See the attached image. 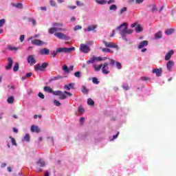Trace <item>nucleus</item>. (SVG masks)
Listing matches in <instances>:
<instances>
[{"label": "nucleus", "instance_id": "31", "mask_svg": "<svg viewBox=\"0 0 176 176\" xmlns=\"http://www.w3.org/2000/svg\"><path fill=\"white\" fill-rule=\"evenodd\" d=\"M122 87L124 90H126V91L130 90V87H129V84L126 82L122 83Z\"/></svg>", "mask_w": 176, "mask_h": 176}, {"label": "nucleus", "instance_id": "22", "mask_svg": "<svg viewBox=\"0 0 176 176\" xmlns=\"http://www.w3.org/2000/svg\"><path fill=\"white\" fill-rule=\"evenodd\" d=\"M93 68L94 69L95 71L98 72V71H100L101 68H102V64H100L99 65L94 64L93 65Z\"/></svg>", "mask_w": 176, "mask_h": 176}, {"label": "nucleus", "instance_id": "24", "mask_svg": "<svg viewBox=\"0 0 176 176\" xmlns=\"http://www.w3.org/2000/svg\"><path fill=\"white\" fill-rule=\"evenodd\" d=\"M44 91L46 93L53 94V89L50 87L45 86L44 87Z\"/></svg>", "mask_w": 176, "mask_h": 176}, {"label": "nucleus", "instance_id": "34", "mask_svg": "<svg viewBox=\"0 0 176 176\" xmlns=\"http://www.w3.org/2000/svg\"><path fill=\"white\" fill-rule=\"evenodd\" d=\"M19 68H20L19 63H15L13 68L14 72H17V71H19Z\"/></svg>", "mask_w": 176, "mask_h": 176}, {"label": "nucleus", "instance_id": "53", "mask_svg": "<svg viewBox=\"0 0 176 176\" xmlns=\"http://www.w3.org/2000/svg\"><path fill=\"white\" fill-rule=\"evenodd\" d=\"M78 30H82V26L78 25H76L74 28V31H78Z\"/></svg>", "mask_w": 176, "mask_h": 176}, {"label": "nucleus", "instance_id": "27", "mask_svg": "<svg viewBox=\"0 0 176 176\" xmlns=\"http://www.w3.org/2000/svg\"><path fill=\"white\" fill-rule=\"evenodd\" d=\"M53 27H55L56 28H61L60 27H63L64 25V24L61 23H54L52 24Z\"/></svg>", "mask_w": 176, "mask_h": 176}, {"label": "nucleus", "instance_id": "19", "mask_svg": "<svg viewBox=\"0 0 176 176\" xmlns=\"http://www.w3.org/2000/svg\"><path fill=\"white\" fill-rule=\"evenodd\" d=\"M174 54V50L169 51L165 56V60L168 61L171 58V56Z\"/></svg>", "mask_w": 176, "mask_h": 176}, {"label": "nucleus", "instance_id": "35", "mask_svg": "<svg viewBox=\"0 0 176 176\" xmlns=\"http://www.w3.org/2000/svg\"><path fill=\"white\" fill-rule=\"evenodd\" d=\"M28 21H29V23H32V25L34 27H35V25H36V20H35L34 19L29 18Z\"/></svg>", "mask_w": 176, "mask_h": 176}, {"label": "nucleus", "instance_id": "52", "mask_svg": "<svg viewBox=\"0 0 176 176\" xmlns=\"http://www.w3.org/2000/svg\"><path fill=\"white\" fill-rule=\"evenodd\" d=\"M50 4L51 5V6H53V8H55V6H56V1H54V0H50Z\"/></svg>", "mask_w": 176, "mask_h": 176}, {"label": "nucleus", "instance_id": "4", "mask_svg": "<svg viewBox=\"0 0 176 176\" xmlns=\"http://www.w3.org/2000/svg\"><path fill=\"white\" fill-rule=\"evenodd\" d=\"M49 66V63H43L41 65V63H38L34 67L35 71H41L43 72L46 68Z\"/></svg>", "mask_w": 176, "mask_h": 176}, {"label": "nucleus", "instance_id": "42", "mask_svg": "<svg viewBox=\"0 0 176 176\" xmlns=\"http://www.w3.org/2000/svg\"><path fill=\"white\" fill-rule=\"evenodd\" d=\"M74 76H76V78H78V79L82 78V73L80 72H76L74 73Z\"/></svg>", "mask_w": 176, "mask_h": 176}, {"label": "nucleus", "instance_id": "49", "mask_svg": "<svg viewBox=\"0 0 176 176\" xmlns=\"http://www.w3.org/2000/svg\"><path fill=\"white\" fill-rule=\"evenodd\" d=\"M23 138H24L25 141H26L27 142H30V135L29 134H26Z\"/></svg>", "mask_w": 176, "mask_h": 176}, {"label": "nucleus", "instance_id": "10", "mask_svg": "<svg viewBox=\"0 0 176 176\" xmlns=\"http://www.w3.org/2000/svg\"><path fill=\"white\" fill-rule=\"evenodd\" d=\"M8 65L6 66L7 71H10L13 67V59L10 57L8 58Z\"/></svg>", "mask_w": 176, "mask_h": 176}, {"label": "nucleus", "instance_id": "7", "mask_svg": "<svg viewBox=\"0 0 176 176\" xmlns=\"http://www.w3.org/2000/svg\"><path fill=\"white\" fill-rule=\"evenodd\" d=\"M80 52H82V53H89V52H90V47H89L86 44H81L80 45Z\"/></svg>", "mask_w": 176, "mask_h": 176}, {"label": "nucleus", "instance_id": "39", "mask_svg": "<svg viewBox=\"0 0 176 176\" xmlns=\"http://www.w3.org/2000/svg\"><path fill=\"white\" fill-rule=\"evenodd\" d=\"M62 69L63 71H65V72L69 74V69L68 68V66H67V65H64L62 67Z\"/></svg>", "mask_w": 176, "mask_h": 176}, {"label": "nucleus", "instance_id": "37", "mask_svg": "<svg viewBox=\"0 0 176 176\" xmlns=\"http://www.w3.org/2000/svg\"><path fill=\"white\" fill-rule=\"evenodd\" d=\"M100 49H102V52H103V53H111V52H112L109 48L100 47Z\"/></svg>", "mask_w": 176, "mask_h": 176}, {"label": "nucleus", "instance_id": "59", "mask_svg": "<svg viewBox=\"0 0 176 176\" xmlns=\"http://www.w3.org/2000/svg\"><path fill=\"white\" fill-rule=\"evenodd\" d=\"M64 94H66V96H68L69 97H72V94H71L69 91H65Z\"/></svg>", "mask_w": 176, "mask_h": 176}, {"label": "nucleus", "instance_id": "12", "mask_svg": "<svg viewBox=\"0 0 176 176\" xmlns=\"http://www.w3.org/2000/svg\"><path fill=\"white\" fill-rule=\"evenodd\" d=\"M152 72L155 74L156 76L159 78V76H162V74H163V69H162V68H155L153 69Z\"/></svg>", "mask_w": 176, "mask_h": 176}, {"label": "nucleus", "instance_id": "61", "mask_svg": "<svg viewBox=\"0 0 176 176\" xmlns=\"http://www.w3.org/2000/svg\"><path fill=\"white\" fill-rule=\"evenodd\" d=\"M77 6H83V3L80 2V1H76Z\"/></svg>", "mask_w": 176, "mask_h": 176}, {"label": "nucleus", "instance_id": "3", "mask_svg": "<svg viewBox=\"0 0 176 176\" xmlns=\"http://www.w3.org/2000/svg\"><path fill=\"white\" fill-rule=\"evenodd\" d=\"M58 53H71L72 52H75V47H58L56 48Z\"/></svg>", "mask_w": 176, "mask_h": 176}, {"label": "nucleus", "instance_id": "41", "mask_svg": "<svg viewBox=\"0 0 176 176\" xmlns=\"http://www.w3.org/2000/svg\"><path fill=\"white\" fill-rule=\"evenodd\" d=\"M67 98V95L64 92H61V94L59 95V100H65Z\"/></svg>", "mask_w": 176, "mask_h": 176}, {"label": "nucleus", "instance_id": "55", "mask_svg": "<svg viewBox=\"0 0 176 176\" xmlns=\"http://www.w3.org/2000/svg\"><path fill=\"white\" fill-rule=\"evenodd\" d=\"M78 112H79V113H83V112H85V109H83V107H79Z\"/></svg>", "mask_w": 176, "mask_h": 176}, {"label": "nucleus", "instance_id": "8", "mask_svg": "<svg viewBox=\"0 0 176 176\" xmlns=\"http://www.w3.org/2000/svg\"><path fill=\"white\" fill-rule=\"evenodd\" d=\"M31 43L32 45H34L35 46H43V45H45V42L39 39L32 40Z\"/></svg>", "mask_w": 176, "mask_h": 176}, {"label": "nucleus", "instance_id": "29", "mask_svg": "<svg viewBox=\"0 0 176 176\" xmlns=\"http://www.w3.org/2000/svg\"><path fill=\"white\" fill-rule=\"evenodd\" d=\"M7 102H8V104H13V102H14V97L13 96L8 97L7 99Z\"/></svg>", "mask_w": 176, "mask_h": 176}, {"label": "nucleus", "instance_id": "63", "mask_svg": "<svg viewBox=\"0 0 176 176\" xmlns=\"http://www.w3.org/2000/svg\"><path fill=\"white\" fill-rule=\"evenodd\" d=\"M31 76H32V73L31 72L27 73L25 75V78H31Z\"/></svg>", "mask_w": 176, "mask_h": 176}, {"label": "nucleus", "instance_id": "56", "mask_svg": "<svg viewBox=\"0 0 176 176\" xmlns=\"http://www.w3.org/2000/svg\"><path fill=\"white\" fill-rule=\"evenodd\" d=\"M5 21H6L4 19L0 20V28L3 27V24H5Z\"/></svg>", "mask_w": 176, "mask_h": 176}, {"label": "nucleus", "instance_id": "5", "mask_svg": "<svg viewBox=\"0 0 176 176\" xmlns=\"http://www.w3.org/2000/svg\"><path fill=\"white\" fill-rule=\"evenodd\" d=\"M54 36L62 41H69L71 39L69 36L63 32H56L54 34Z\"/></svg>", "mask_w": 176, "mask_h": 176}, {"label": "nucleus", "instance_id": "32", "mask_svg": "<svg viewBox=\"0 0 176 176\" xmlns=\"http://www.w3.org/2000/svg\"><path fill=\"white\" fill-rule=\"evenodd\" d=\"M142 27H141V25L138 24L135 28V30L136 31V32H142Z\"/></svg>", "mask_w": 176, "mask_h": 176}, {"label": "nucleus", "instance_id": "43", "mask_svg": "<svg viewBox=\"0 0 176 176\" xmlns=\"http://www.w3.org/2000/svg\"><path fill=\"white\" fill-rule=\"evenodd\" d=\"M92 82L94 83V85H99L100 84V81H98V78L94 77L92 78Z\"/></svg>", "mask_w": 176, "mask_h": 176}, {"label": "nucleus", "instance_id": "15", "mask_svg": "<svg viewBox=\"0 0 176 176\" xmlns=\"http://www.w3.org/2000/svg\"><path fill=\"white\" fill-rule=\"evenodd\" d=\"M28 63L30 64V65H33V64H35L36 63V60H35V58H34L33 55H30L28 56Z\"/></svg>", "mask_w": 176, "mask_h": 176}, {"label": "nucleus", "instance_id": "36", "mask_svg": "<svg viewBox=\"0 0 176 176\" xmlns=\"http://www.w3.org/2000/svg\"><path fill=\"white\" fill-rule=\"evenodd\" d=\"M9 138L11 139V142H12V145H14V146H17V143L16 142V139L12 136H10Z\"/></svg>", "mask_w": 176, "mask_h": 176}, {"label": "nucleus", "instance_id": "17", "mask_svg": "<svg viewBox=\"0 0 176 176\" xmlns=\"http://www.w3.org/2000/svg\"><path fill=\"white\" fill-rule=\"evenodd\" d=\"M173 67H174V62L173 60H169L166 63V67L168 71L171 72L173 70Z\"/></svg>", "mask_w": 176, "mask_h": 176}, {"label": "nucleus", "instance_id": "14", "mask_svg": "<svg viewBox=\"0 0 176 176\" xmlns=\"http://www.w3.org/2000/svg\"><path fill=\"white\" fill-rule=\"evenodd\" d=\"M64 78H65V76L57 75L56 76L52 77L49 80V82H50V83H52V82H53V80H60V79H64Z\"/></svg>", "mask_w": 176, "mask_h": 176}, {"label": "nucleus", "instance_id": "26", "mask_svg": "<svg viewBox=\"0 0 176 176\" xmlns=\"http://www.w3.org/2000/svg\"><path fill=\"white\" fill-rule=\"evenodd\" d=\"M174 29H168L165 30L166 35H173L174 34Z\"/></svg>", "mask_w": 176, "mask_h": 176}, {"label": "nucleus", "instance_id": "46", "mask_svg": "<svg viewBox=\"0 0 176 176\" xmlns=\"http://www.w3.org/2000/svg\"><path fill=\"white\" fill-rule=\"evenodd\" d=\"M47 140H48V142H52V144L54 145V139L53 138V136L47 137Z\"/></svg>", "mask_w": 176, "mask_h": 176}, {"label": "nucleus", "instance_id": "25", "mask_svg": "<svg viewBox=\"0 0 176 176\" xmlns=\"http://www.w3.org/2000/svg\"><path fill=\"white\" fill-rule=\"evenodd\" d=\"M12 6H14V8H16L17 9H23V3H12Z\"/></svg>", "mask_w": 176, "mask_h": 176}, {"label": "nucleus", "instance_id": "11", "mask_svg": "<svg viewBox=\"0 0 176 176\" xmlns=\"http://www.w3.org/2000/svg\"><path fill=\"white\" fill-rule=\"evenodd\" d=\"M56 31L64 32V31H66V30L64 28H58L53 27V28H50L48 32H49V34H54V32H56Z\"/></svg>", "mask_w": 176, "mask_h": 176}, {"label": "nucleus", "instance_id": "9", "mask_svg": "<svg viewBox=\"0 0 176 176\" xmlns=\"http://www.w3.org/2000/svg\"><path fill=\"white\" fill-rule=\"evenodd\" d=\"M108 65H109V64L108 63H104L103 64V67L102 68V74H104V75H108V74H109V67H108Z\"/></svg>", "mask_w": 176, "mask_h": 176}, {"label": "nucleus", "instance_id": "44", "mask_svg": "<svg viewBox=\"0 0 176 176\" xmlns=\"http://www.w3.org/2000/svg\"><path fill=\"white\" fill-rule=\"evenodd\" d=\"M63 91H59V90H58V91H52V94H53V96H61V93Z\"/></svg>", "mask_w": 176, "mask_h": 176}, {"label": "nucleus", "instance_id": "21", "mask_svg": "<svg viewBox=\"0 0 176 176\" xmlns=\"http://www.w3.org/2000/svg\"><path fill=\"white\" fill-rule=\"evenodd\" d=\"M31 131L32 133H39V131H41V129H39V126H38L32 125Z\"/></svg>", "mask_w": 176, "mask_h": 176}, {"label": "nucleus", "instance_id": "64", "mask_svg": "<svg viewBox=\"0 0 176 176\" xmlns=\"http://www.w3.org/2000/svg\"><path fill=\"white\" fill-rule=\"evenodd\" d=\"M141 80L145 81L149 80V78L148 77H141Z\"/></svg>", "mask_w": 176, "mask_h": 176}, {"label": "nucleus", "instance_id": "54", "mask_svg": "<svg viewBox=\"0 0 176 176\" xmlns=\"http://www.w3.org/2000/svg\"><path fill=\"white\" fill-rule=\"evenodd\" d=\"M38 96L41 98L42 100L45 99V95H43V94H42V92H39L38 94Z\"/></svg>", "mask_w": 176, "mask_h": 176}, {"label": "nucleus", "instance_id": "47", "mask_svg": "<svg viewBox=\"0 0 176 176\" xmlns=\"http://www.w3.org/2000/svg\"><path fill=\"white\" fill-rule=\"evenodd\" d=\"M8 50H10L11 52H13V50H18V48L16 47H12V45H8Z\"/></svg>", "mask_w": 176, "mask_h": 176}, {"label": "nucleus", "instance_id": "16", "mask_svg": "<svg viewBox=\"0 0 176 176\" xmlns=\"http://www.w3.org/2000/svg\"><path fill=\"white\" fill-rule=\"evenodd\" d=\"M39 53L42 56H47L50 53V50L47 48H43L39 51Z\"/></svg>", "mask_w": 176, "mask_h": 176}, {"label": "nucleus", "instance_id": "38", "mask_svg": "<svg viewBox=\"0 0 176 176\" xmlns=\"http://www.w3.org/2000/svg\"><path fill=\"white\" fill-rule=\"evenodd\" d=\"M88 105H91V107L94 106V100L91 98H88L87 100Z\"/></svg>", "mask_w": 176, "mask_h": 176}, {"label": "nucleus", "instance_id": "1", "mask_svg": "<svg viewBox=\"0 0 176 176\" xmlns=\"http://www.w3.org/2000/svg\"><path fill=\"white\" fill-rule=\"evenodd\" d=\"M116 30L119 31L120 35L122 36L123 41H125L126 42H129L127 35H131V34L134 32V30L129 29V25L126 23H123L118 26Z\"/></svg>", "mask_w": 176, "mask_h": 176}, {"label": "nucleus", "instance_id": "20", "mask_svg": "<svg viewBox=\"0 0 176 176\" xmlns=\"http://www.w3.org/2000/svg\"><path fill=\"white\" fill-rule=\"evenodd\" d=\"M97 28V25H89L86 29H85V32H89L90 31H94Z\"/></svg>", "mask_w": 176, "mask_h": 176}, {"label": "nucleus", "instance_id": "40", "mask_svg": "<svg viewBox=\"0 0 176 176\" xmlns=\"http://www.w3.org/2000/svg\"><path fill=\"white\" fill-rule=\"evenodd\" d=\"M109 10H113L116 12V10H118V6L115 4H113L109 7Z\"/></svg>", "mask_w": 176, "mask_h": 176}, {"label": "nucleus", "instance_id": "62", "mask_svg": "<svg viewBox=\"0 0 176 176\" xmlns=\"http://www.w3.org/2000/svg\"><path fill=\"white\" fill-rule=\"evenodd\" d=\"M25 38V36L24 34L21 35L20 36V41L21 42H24V38Z\"/></svg>", "mask_w": 176, "mask_h": 176}, {"label": "nucleus", "instance_id": "57", "mask_svg": "<svg viewBox=\"0 0 176 176\" xmlns=\"http://www.w3.org/2000/svg\"><path fill=\"white\" fill-rule=\"evenodd\" d=\"M58 52H57V50L54 51L53 54H52V57L54 58H55V57H57V54H58Z\"/></svg>", "mask_w": 176, "mask_h": 176}, {"label": "nucleus", "instance_id": "45", "mask_svg": "<svg viewBox=\"0 0 176 176\" xmlns=\"http://www.w3.org/2000/svg\"><path fill=\"white\" fill-rule=\"evenodd\" d=\"M107 58L110 61L109 65H111V67H113V65H115V64L116 63V61H115V60L110 58Z\"/></svg>", "mask_w": 176, "mask_h": 176}, {"label": "nucleus", "instance_id": "51", "mask_svg": "<svg viewBox=\"0 0 176 176\" xmlns=\"http://www.w3.org/2000/svg\"><path fill=\"white\" fill-rule=\"evenodd\" d=\"M54 104L56 107H60L61 105V103L60 102H58V100H54Z\"/></svg>", "mask_w": 176, "mask_h": 176}, {"label": "nucleus", "instance_id": "2", "mask_svg": "<svg viewBox=\"0 0 176 176\" xmlns=\"http://www.w3.org/2000/svg\"><path fill=\"white\" fill-rule=\"evenodd\" d=\"M107 57H101V56H93L91 58H90L89 60H88L87 61V64L89 65V64H94V63H96V61H104L105 60H107Z\"/></svg>", "mask_w": 176, "mask_h": 176}, {"label": "nucleus", "instance_id": "60", "mask_svg": "<svg viewBox=\"0 0 176 176\" xmlns=\"http://www.w3.org/2000/svg\"><path fill=\"white\" fill-rule=\"evenodd\" d=\"M64 89H65V90H67L68 91H69V90H71V88L69 87L68 85H65L64 86Z\"/></svg>", "mask_w": 176, "mask_h": 176}, {"label": "nucleus", "instance_id": "30", "mask_svg": "<svg viewBox=\"0 0 176 176\" xmlns=\"http://www.w3.org/2000/svg\"><path fill=\"white\" fill-rule=\"evenodd\" d=\"M126 12H127V7H124L119 11L118 14L122 16V14Z\"/></svg>", "mask_w": 176, "mask_h": 176}, {"label": "nucleus", "instance_id": "23", "mask_svg": "<svg viewBox=\"0 0 176 176\" xmlns=\"http://www.w3.org/2000/svg\"><path fill=\"white\" fill-rule=\"evenodd\" d=\"M163 36L162 31H159L158 32L155 33V39H160Z\"/></svg>", "mask_w": 176, "mask_h": 176}, {"label": "nucleus", "instance_id": "58", "mask_svg": "<svg viewBox=\"0 0 176 176\" xmlns=\"http://www.w3.org/2000/svg\"><path fill=\"white\" fill-rule=\"evenodd\" d=\"M68 9H72V10H74V9H76V6H67Z\"/></svg>", "mask_w": 176, "mask_h": 176}, {"label": "nucleus", "instance_id": "6", "mask_svg": "<svg viewBox=\"0 0 176 176\" xmlns=\"http://www.w3.org/2000/svg\"><path fill=\"white\" fill-rule=\"evenodd\" d=\"M103 43L105 46V47H109L111 49H118V45L112 43V42H107L105 41H103Z\"/></svg>", "mask_w": 176, "mask_h": 176}, {"label": "nucleus", "instance_id": "33", "mask_svg": "<svg viewBox=\"0 0 176 176\" xmlns=\"http://www.w3.org/2000/svg\"><path fill=\"white\" fill-rule=\"evenodd\" d=\"M96 3L99 5H105L107 4V0H96Z\"/></svg>", "mask_w": 176, "mask_h": 176}, {"label": "nucleus", "instance_id": "50", "mask_svg": "<svg viewBox=\"0 0 176 176\" xmlns=\"http://www.w3.org/2000/svg\"><path fill=\"white\" fill-rule=\"evenodd\" d=\"M116 65L118 68V69H122V63L119 62H116Z\"/></svg>", "mask_w": 176, "mask_h": 176}, {"label": "nucleus", "instance_id": "13", "mask_svg": "<svg viewBox=\"0 0 176 176\" xmlns=\"http://www.w3.org/2000/svg\"><path fill=\"white\" fill-rule=\"evenodd\" d=\"M36 163L37 166H39V167H45L46 166V162L43 158L38 159Z\"/></svg>", "mask_w": 176, "mask_h": 176}, {"label": "nucleus", "instance_id": "18", "mask_svg": "<svg viewBox=\"0 0 176 176\" xmlns=\"http://www.w3.org/2000/svg\"><path fill=\"white\" fill-rule=\"evenodd\" d=\"M148 41H143L142 42L140 43L139 45H138V49H144V47L148 46Z\"/></svg>", "mask_w": 176, "mask_h": 176}, {"label": "nucleus", "instance_id": "48", "mask_svg": "<svg viewBox=\"0 0 176 176\" xmlns=\"http://www.w3.org/2000/svg\"><path fill=\"white\" fill-rule=\"evenodd\" d=\"M148 8H151V12H155V10H157V8H156V5H149Z\"/></svg>", "mask_w": 176, "mask_h": 176}, {"label": "nucleus", "instance_id": "28", "mask_svg": "<svg viewBox=\"0 0 176 176\" xmlns=\"http://www.w3.org/2000/svg\"><path fill=\"white\" fill-rule=\"evenodd\" d=\"M82 93H83V94H88L89 93V89H87L85 85L82 86Z\"/></svg>", "mask_w": 176, "mask_h": 176}]
</instances>
